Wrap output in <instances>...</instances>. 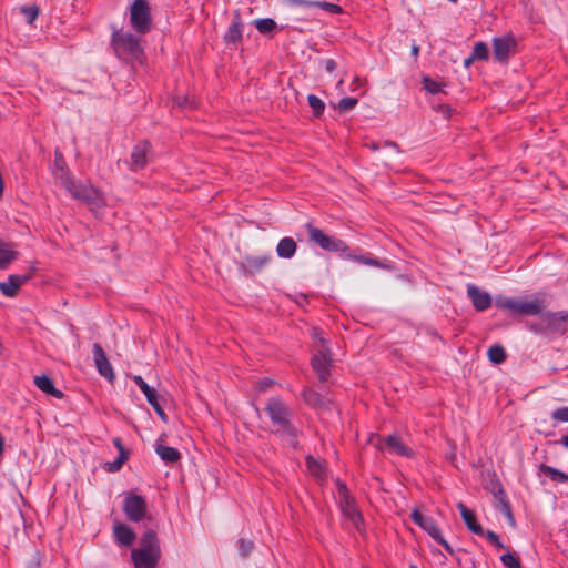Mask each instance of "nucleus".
<instances>
[{
	"label": "nucleus",
	"instance_id": "f257e3e1",
	"mask_svg": "<svg viewBox=\"0 0 568 568\" xmlns=\"http://www.w3.org/2000/svg\"><path fill=\"white\" fill-rule=\"evenodd\" d=\"M273 425V433L278 435L284 443L296 448L298 446V430L292 424V409L278 397L270 398L264 408Z\"/></svg>",
	"mask_w": 568,
	"mask_h": 568
},
{
	"label": "nucleus",
	"instance_id": "f03ea898",
	"mask_svg": "<svg viewBox=\"0 0 568 568\" xmlns=\"http://www.w3.org/2000/svg\"><path fill=\"white\" fill-rule=\"evenodd\" d=\"M63 186L73 199L88 205L92 212H97L105 205L103 194L92 185L82 184L72 178H64Z\"/></svg>",
	"mask_w": 568,
	"mask_h": 568
},
{
	"label": "nucleus",
	"instance_id": "7ed1b4c3",
	"mask_svg": "<svg viewBox=\"0 0 568 568\" xmlns=\"http://www.w3.org/2000/svg\"><path fill=\"white\" fill-rule=\"evenodd\" d=\"M112 45L116 55L123 60H139L142 55L140 39L130 32L115 30L112 33Z\"/></svg>",
	"mask_w": 568,
	"mask_h": 568
},
{
	"label": "nucleus",
	"instance_id": "20e7f679",
	"mask_svg": "<svg viewBox=\"0 0 568 568\" xmlns=\"http://www.w3.org/2000/svg\"><path fill=\"white\" fill-rule=\"evenodd\" d=\"M128 10L132 29L139 34L148 33L152 27V14L149 1L132 0Z\"/></svg>",
	"mask_w": 568,
	"mask_h": 568
},
{
	"label": "nucleus",
	"instance_id": "39448f33",
	"mask_svg": "<svg viewBox=\"0 0 568 568\" xmlns=\"http://www.w3.org/2000/svg\"><path fill=\"white\" fill-rule=\"evenodd\" d=\"M337 497L344 518L347 519L356 530H359L363 524V517L354 499L351 497L346 485L341 481L337 483Z\"/></svg>",
	"mask_w": 568,
	"mask_h": 568
},
{
	"label": "nucleus",
	"instance_id": "423d86ee",
	"mask_svg": "<svg viewBox=\"0 0 568 568\" xmlns=\"http://www.w3.org/2000/svg\"><path fill=\"white\" fill-rule=\"evenodd\" d=\"M310 240L317 244L321 248L329 252H346L347 244L336 237L328 236L321 229L311 224L306 225Z\"/></svg>",
	"mask_w": 568,
	"mask_h": 568
},
{
	"label": "nucleus",
	"instance_id": "0eeeda50",
	"mask_svg": "<svg viewBox=\"0 0 568 568\" xmlns=\"http://www.w3.org/2000/svg\"><path fill=\"white\" fill-rule=\"evenodd\" d=\"M321 348L316 351L312 358L313 369L316 372L321 382H326L331 375L332 357L327 343L324 337L320 338Z\"/></svg>",
	"mask_w": 568,
	"mask_h": 568
},
{
	"label": "nucleus",
	"instance_id": "6e6552de",
	"mask_svg": "<svg viewBox=\"0 0 568 568\" xmlns=\"http://www.w3.org/2000/svg\"><path fill=\"white\" fill-rule=\"evenodd\" d=\"M499 307L516 315H536L541 312L542 303L539 300L525 301L506 298L504 301H499Z\"/></svg>",
	"mask_w": 568,
	"mask_h": 568
},
{
	"label": "nucleus",
	"instance_id": "1a4fd4ad",
	"mask_svg": "<svg viewBox=\"0 0 568 568\" xmlns=\"http://www.w3.org/2000/svg\"><path fill=\"white\" fill-rule=\"evenodd\" d=\"M123 511L129 520L138 523L145 517L146 501L142 496L130 494L124 498Z\"/></svg>",
	"mask_w": 568,
	"mask_h": 568
},
{
	"label": "nucleus",
	"instance_id": "9d476101",
	"mask_svg": "<svg viewBox=\"0 0 568 568\" xmlns=\"http://www.w3.org/2000/svg\"><path fill=\"white\" fill-rule=\"evenodd\" d=\"M150 152L151 144L145 140L134 145L128 162L130 170L139 171L144 169L150 160Z\"/></svg>",
	"mask_w": 568,
	"mask_h": 568
},
{
	"label": "nucleus",
	"instance_id": "9b49d317",
	"mask_svg": "<svg viewBox=\"0 0 568 568\" xmlns=\"http://www.w3.org/2000/svg\"><path fill=\"white\" fill-rule=\"evenodd\" d=\"M92 353L99 374L109 382H112L114 379V372L102 346L98 343L93 344Z\"/></svg>",
	"mask_w": 568,
	"mask_h": 568
},
{
	"label": "nucleus",
	"instance_id": "f8f14e48",
	"mask_svg": "<svg viewBox=\"0 0 568 568\" xmlns=\"http://www.w3.org/2000/svg\"><path fill=\"white\" fill-rule=\"evenodd\" d=\"M161 552L135 548L131 551V558L135 568H156Z\"/></svg>",
	"mask_w": 568,
	"mask_h": 568
},
{
	"label": "nucleus",
	"instance_id": "ddd939ff",
	"mask_svg": "<svg viewBox=\"0 0 568 568\" xmlns=\"http://www.w3.org/2000/svg\"><path fill=\"white\" fill-rule=\"evenodd\" d=\"M31 278V275L12 274L9 275L7 282H0V292L8 297H13L18 294L19 288Z\"/></svg>",
	"mask_w": 568,
	"mask_h": 568
},
{
	"label": "nucleus",
	"instance_id": "4468645a",
	"mask_svg": "<svg viewBox=\"0 0 568 568\" xmlns=\"http://www.w3.org/2000/svg\"><path fill=\"white\" fill-rule=\"evenodd\" d=\"M467 294H468L469 298L471 300L474 307L477 311H485L491 304L490 295L487 292L481 291L474 284L467 285Z\"/></svg>",
	"mask_w": 568,
	"mask_h": 568
},
{
	"label": "nucleus",
	"instance_id": "2eb2a0df",
	"mask_svg": "<svg viewBox=\"0 0 568 568\" xmlns=\"http://www.w3.org/2000/svg\"><path fill=\"white\" fill-rule=\"evenodd\" d=\"M285 3L291 7H301L305 10L311 8H321L325 11L332 13H339L342 8L337 4L327 2V1H316V0H285Z\"/></svg>",
	"mask_w": 568,
	"mask_h": 568
},
{
	"label": "nucleus",
	"instance_id": "dca6fc26",
	"mask_svg": "<svg viewBox=\"0 0 568 568\" xmlns=\"http://www.w3.org/2000/svg\"><path fill=\"white\" fill-rule=\"evenodd\" d=\"M113 535L118 544L131 546L135 540L134 531L125 524L116 523L113 526Z\"/></svg>",
	"mask_w": 568,
	"mask_h": 568
},
{
	"label": "nucleus",
	"instance_id": "f3484780",
	"mask_svg": "<svg viewBox=\"0 0 568 568\" xmlns=\"http://www.w3.org/2000/svg\"><path fill=\"white\" fill-rule=\"evenodd\" d=\"M366 146L374 152L383 151L385 155L381 156L379 159L385 163H387V161L390 160L392 154L400 153L398 144L393 141H384L383 143L369 142L366 143Z\"/></svg>",
	"mask_w": 568,
	"mask_h": 568
},
{
	"label": "nucleus",
	"instance_id": "a211bd4d",
	"mask_svg": "<svg viewBox=\"0 0 568 568\" xmlns=\"http://www.w3.org/2000/svg\"><path fill=\"white\" fill-rule=\"evenodd\" d=\"M243 34V22L239 13H236L230 23L225 34L224 40L227 43H236L240 42Z\"/></svg>",
	"mask_w": 568,
	"mask_h": 568
},
{
	"label": "nucleus",
	"instance_id": "6ab92c4d",
	"mask_svg": "<svg viewBox=\"0 0 568 568\" xmlns=\"http://www.w3.org/2000/svg\"><path fill=\"white\" fill-rule=\"evenodd\" d=\"M457 508L467 528L476 535H483L484 529L479 524H477L474 513L470 509H468L463 503H458Z\"/></svg>",
	"mask_w": 568,
	"mask_h": 568
},
{
	"label": "nucleus",
	"instance_id": "aec40b11",
	"mask_svg": "<svg viewBox=\"0 0 568 568\" xmlns=\"http://www.w3.org/2000/svg\"><path fill=\"white\" fill-rule=\"evenodd\" d=\"M385 444L390 453H394L396 455L404 456V457H410L413 455L412 449L409 447H407L402 442V439L395 434L389 435L386 438Z\"/></svg>",
	"mask_w": 568,
	"mask_h": 568
},
{
	"label": "nucleus",
	"instance_id": "412c9836",
	"mask_svg": "<svg viewBox=\"0 0 568 568\" xmlns=\"http://www.w3.org/2000/svg\"><path fill=\"white\" fill-rule=\"evenodd\" d=\"M303 399L310 406L325 409H328L331 404L329 399L325 398L318 392L311 388L304 389Z\"/></svg>",
	"mask_w": 568,
	"mask_h": 568
},
{
	"label": "nucleus",
	"instance_id": "4be33fe9",
	"mask_svg": "<svg viewBox=\"0 0 568 568\" xmlns=\"http://www.w3.org/2000/svg\"><path fill=\"white\" fill-rule=\"evenodd\" d=\"M271 257L267 255L253 256L248 255L244 258L242 266L251 274L260 272L268 262Z\"/></svg>",
	"mask_w": 568,
	"mask_h": 568
},
{
	"label": "nucleus",
	"instance_id": "5701e85b",
	"mask_svg": "<svg viewBox=\"0 0 568 568\" xmlns=\"http://www.w3.org/2000/svg\"><path fill=\"white\" fill-rule=\"evenodd\" d=\"M34 384L40 390L48 395H51L55 398L63 397V393L54 387L52 379L47 375L36 376Z\"/></svg>",
	"mask_w": 568,
	"mask_h": 568
},
{
	"label": "nucleus",
	"instance_id": "b1692460",
	"mask_svg": "<svg viewBox=\"0 0 568 568\" xmlns=\"http://www.w3.org/2000/svg\"><path fill=\"white\" fill-rule=\"evenodd\" d=\"M517 49V41L511 36L499 38V62L507 59L509 55L515 54Z\"/></svg>",
	"mask_w": 568,
	"mask_h": 568
},
{
	"label": "nucleus",
	"instance_id": "393cba45",
	"mask_svg": "<svg viewBox=\"0 0 568 568\" xmlns=\"http://www.w3.org/2000/svg\"><path fill=\"white\" fill-rule=\"evenodd\" d=\"M18 252L11 248L9 243L0 240V270H6L8 266L16 261Z\"/></svg>",
	"mask_w": 568,
	"mask_h": 568
},
{
	"label": "nucleus",
	"instance_id": "a878e982",
	"mask_svg": "<svg viewBox=\"0 0 568 568\" xmlns=\"http://www.w3.org/2000/svg\"><path fill=\"white\" fill-rule=\"evenodd\" d=\"M132 381L144 394L148 403L155 404V402L159 399L156 390L151 387L140 375L132 376Z\"/></svg>",
	"mask_w": 568,
	"mask_h": 568
},
{
	"label": "nucleus",
	"instance_id": "bb28decb",
	"mask_svg": "<svg viewBox=\"0 0 568 568\" xmlns=\"http://www.w3.org/2000/svg\"><path fill=\"white\" fill-rule=\"evenodd\" d=\"M296 247V243L292 237H283L276 246V253L282 258H291L294 256Z\"/></svg>",
	"mask_w": 568,
	"mask_h": 568
},
{
	"label": "nucleus",
	"instance_id": "cd10ccee",
	"mask_svg": "<svg viewBox=\"0 0 568 568\" xmlns=\"http://www.w3.org/2000/svg\"><path fill=\"white\" fill-rule=\"evenodd\" d=\"M139 548L146 549L149 551L152 550L154 552H161L155 531H153V530L145 531L141 538V545Z\"/></svg>",
	"mask_w": 568,
	"mask_h": 568
},
{
	"label": "nucleus",
	"instance_id": "c85d7f7f",
	"mask_svg": "<svg viewBox=\"0 0 568 568\" xmlns=\"http://www.w3.org/2000/svg\"><path fill=\"white\" fill-rule=\"evenodd\" d=\"M155 452L159 455V457L165 463H175L181 457L178 449L165 445H156Z\"/></svg>",
	"mask_w": 568,
	"mask_h": 568
},
{
	"label": "nucleus",
	"instance_id": "c756f323",
	"mask_svg": "<svg viewBox=\"0 0 568 568\" xmlns=\"http://www.w3.org/2000/svg\"><path fill=\"white\" fill-rule=\"evenodd\" d=\"M53 175L60 181V183L63 185L64 178H71L69 172L64 170V161L62 158V154L57 153L53 168H52Z\"/></svg>",
	"mask_w": 568,
	"mask_h": 568
},
{
	"label": "nucleus",
	"instance_id": "7c9ffc66",
	"mask_svg": "<svg viewBox=\"0 0 568 568\" xmlns=\"http://www.w3.org/2000/svg\"><path fill=\"white\" fill-rule=\"evenodd\" d=\"M253 24L262 34L272 33L277 27L276 22L271 18L255 19Z\"/></svg>",
	"mask_w": 568,
	"mask_h": 568
},
{
	"label": "nucleus",
	"instance_id": "2f4dec72",
	"mask_svg": "<svg viewBox=\"0 0 568 568\" xmlns=\"http://www.w3.org/2000/svg\"><path fill=\"white\" fill-rule=\"evenodd\" d=\"M539 470L540 473L549 476L554 481L564 483L568 480V476L565 473L548 465L541 464L539 466Z\"/></svg>",
	"mask_w": 568,
	"mask_h": 568
},
{
	"label": "nucleus",
	"instance_id": "473e14b6",
	"mask_svg": "<svg viewBox=\"0 0 568 568\" xmlns=\"http://www.w3.org/2000/svg\"><path fill=\"white\" fill-rule=\"evenodd\" d=\"M499 559L505 568H523L519 557L513 552H505Z\"/></svg>",
	"mask_w": 568,
	"mask_h": 568
},
{
	"label": "nucleus",
	"instance_id": "72a5a7b5",
	"mask_svg": "<svg viewBox=\"0 0 568 568\" xmlns=\"http://www.w3.org/2000/svg\"><path fill=\"white\" fill-rule=\"evenodd\" d=\"M307 101H308L310 106L313 110V113L316 116H320L324 112L325 104L318 97H316L314 94H308Z\"/></svg>",
	"mask_w": 568,
	"mask_h": 568
},
{
	"label": "nucleus",
	"instance_id": "f704fd0d",
	"mask_svg": "<svg viewBox=\"0 0 568 568\" xmlns=\"http://www.w3.org/2000/svg\"><path fill=\"white\" fill-rule=\"evenodd\" d=\"M424 530L437 542L442 537V531L435 524L433 518H429L428 521L425 523Z\"/></svg>",
	"mask_w": 568,
	"mask_h": 568
},
{
	"label": "nucleus",
	"instance_id": "c9c22d12",
	"mask_svg": "<svg viewBox=\"0 0 568 568\" xmlns=\"http://www.w3.org/2000/svg\"><path fill=\"white\" fill-rule=\"evenodd\" d=\"M306 465H307L308 470L312 474H314L317 477H322V475L324 473V469H323V466L321 465V463L318 460H316L312 456H308L306 458Z\"/></svg>",
	"mask_w": 568,
	"mask_h": 568
},
{
	"label": "nucleus",
	"instance_id": "e433bc0d",
	"mask_svg": "<svg viewBox=\"0 0 568 568\" xmlns=\"http://www.w3.org/2000/svg\"><path fill=\"white\" fill-rule=\"evenodd\" d=\"M500 494H501V491L499 490V495ZM499 513H501L507 518L509 526L515 527L516 523H515V518L511 514L510 507L500 497H499Z\"/></svg>",
	"mask_w": 568,
	"mask_h": 568
},
{
	"label": "nucleus",
	"instance_id": "4c0bfd02",
	"mask_svg": "<svg viewBox=\"0 0 568 568\" xmlns=\"http://www.w3.org/2000/svg\"><path fill=\"white\" fill-rule=\"evenodd\" d=\"M476 60H485L488 57V48L484 42H477L471 52Z\"/></svg>",
	"mask_w": 568,
	"mask_h": 568
},
{
	"label": "nucleus",
	"instance_id": "58836bf2",
	"mask_svg": "<svg viewBox=\"0 0 568 568\" xmlns=\"http://www.w3.org/2000/svg\"><path fill=\"white\" fill-rule=\"evenodd\" d=\"M21 13L23 14L26 21L29 23V24H32L33 21L38 18L39 16V9L38 7L36 6H31V7H23L21 9Z\"/></svg>",
	"mask_w": 568,
	"mask_h": 568
},
{
	"label": "nucleus",
	"instance_id": "ea45409f",
	"mask_svg": "<svg viewBox=\"0 0 568 568\" xmlns=\"http://www.w3.org/2000/svg\"><path fill=\"white\" fill-rule=\"evenodd\" d=\"M358 100L356 98L346 97L339 100L337 109L341 112H346L354 109L357 105Z\"/></svg>",
	"mask_w": 568,
	"mask_h": 568
},
{
	"label": "nucleus",
	"instance_id": "a19ab883",
	"mask_svg": "<svg viewBox=\"0 0 568 568\" xmlns=\"http://www.w3.org/2000/svg\"><path fill=\"white\" fill-rule=\"evenodd\" d=\"M423 84H424V89L432 94H436L442 90L440 83L433 80L429 77H424Z\"/></svg>",
	"mask_w": 568,
	"mask_h": 568
},
{
	"label": "nucleus",
	"instance_id": "79ce46f5",
	"mask_svg": "<svg viewBox=\"0 0 568 568\" xmlns=\"http://www.w3.org/2000/svg\"><path fill=\"white\" fill-rule=\"evenodd\" d=\"M551 417H552V419H555L557 422L567 423L568 422V406L560 407V408L554 410L551 414Z\"/></svg>",
	"mask_w": 568,
	"mask_h": 568
},
{
	"label": "nucleus",
	"instance_id": "37998d69",
	"mask_svg": "<svg viewBox=\"0 0 568 568\" xmlns=\"http://www.w3.org/2000/svg\"><path fill=\"white\" fill-rule=\"evenodd\" d=\"M126 458V452H121V455H119V457L113 463L109 464V470L118 471L122 467Z\"/></svg>",
	"mask_w": 568,
	"mask_h": 568
},
{
	"label": "nucleus",
	"instance_id": "c03bdc74",
	"mask_svg": "<svg viewBox=\"0 0 568 568\" xmlns=\"http://www.w3.org/2000/svg\"><path fill=\"white\" fill-rule=\"evenodd\" d=\"M412 519L415 524H417L420 528H424L425 523L429 520L430 517H425L420 514L418 509H414L410 515Z\"/></svg>",
	"mask_w": 568,
	"mask_h": 568
},
{
	"label": "nucleus",
	"instance_id": "a18cd8bd",
	"mask_svg": "<svg viewBox=\"0 0 568 568\" xmlns=\"http://www.w3.org/2000/svg\"><path fill=\"white\" fill-rule=\"evenodd\" d=\"M240 551L243 556H247L253 549V542L248 540L241 539L239 541Z\"/></svg>",
	"mask_w": 568,
	"mask_h": 568
},
{
	"label": "nucleus",
	"instance_id": "49530a36",
	"mask_svg": "<svg viewBox=\"0 0 568 568\" xmlns=\"http://www.w3.org/2000/svg\"><path fill=\"white\" fill-rule=\"evenodd\" d=\"M274 384V381L271 379V378H263V379H260L257 383H256V389L258 392H265L272 385Z\"/></svg>",
	"mask_w": 568,
	"mask_h": 568
},
{
	"label": "nucleus",
	"instance_id": "de8ad7c7",
	"mask_svg": "<svg viewBox=\"0 0 568 568\" xmlns=\"http://www.w3.org/2000/svg\"><path fill=\"white\" fill-rule=\"evenodd\" d=\"M153 409L155 410V413L159 415V417L162 419V420H166V414L165 412L163 410L162 406L160 405V402L159 399L155 402V404H150Z\"/></svg>",
	"mask_w": 568,
	"mask_h": 568
},
{
	"label": "nucleus",
	"instance_id": "09e8293b",
	"mask_svg": "<svg viewBox=\"0 0 568 568\" xmlns=\"http://www.w3.org/2000/svg\"><path fill=\"white\" fill-rule=\"evenodd\" d=\"M355 260L363 264H366V265L381 266L378 261L371 258V257L359 256V257H355Z\"/></svg>",
	"mask_w": 568,
	"mask_h": 568
},
{
	"label": "nucleus",
	"instance_id": "8fccbe9b",
	"mask_svg": "<svg viewBox=\"0 0 568 568\" xmlns=\"http://www.w3.org/2000/svg\"><path fill=\"white\" fill-rule=\"evenodd\" d=\"M487 355L491 363L497 364V344H493L488 348Z\"/></svg>",
	"mask_w": 568,
	"mask_h": 568
},
{
	"label": "nucleus",
	"instance_id": "3c124183",
	"mask_svg": "<svg viewBox=\"0 0 568 568\" xmlns=\"http://www.w3.org/2000/svg\"><path fill=\"white\" fill-rule=\"evenodd\" d=\"M312 337L314 339V344H315V347H316V351H317L318 348H321V341H320V338L323 337V335H322L320 329L313 328Z\"/></svg>",
	"mask_w": 568,
	"mask_h": 568
},
{
	"label": "nucleus",
	"instance_id": "603ef678",
	"mask_svg": "<svg viewBox=\"0 0 568 568\" xmlns=\"http://www.w3.org/2000/svg\"><path fill=\"white\" fill-rule=\"evenodd\" d=\"M486 536V538L490 541V544L493 546H497V534L491 531V530H488V531H484V534L481 536Z\"/></svg>",
	"mask_w": 568,
	"mask_h": 568
},
{
	"label": "nucleus",
	"instance_id": "864d4df0",
	"mask_svg": "<svg viewBox=\"0 0 568 568\" xmlns=\"http://www.w3.org/2000/svg\"><path fill=\"white\" fill-rule=\"evenodd\" d=\"M324 67L327 72L332 73L333 71H335L337 64L333 59H327L324 61Z\"/></svg>",
	"mask_w": 568,
	"mask_h": 568
},
{
	"label": "nucleus",
	"instance_id": "5fc2aeb1",
	"mask_svg": "<svg viewBox=\"0 0 568 568\" xmlns=\"http://www.w3.org/2000/svg\"><path fill=\"white\" fill-rule=\"evenodd\" d=\"M26 568H40V559L38 556H34L27 565Z\"/></svg>",
	"mask_w": 568,
	"mask_h": 568
},
{
	"label": "nucleus",
	"instance_id": "6e6d98bb",
	"mask_svg": "<svg viewBox=\"0 0 568 568\" xmlns=\"http://www.w3.org/2000/svg\"><path fill=\"white\" fill-rule=\"evenodd\" d=\"M437 542L442 545L449 554H453L452 546L445 540L444 537H442Z\"/></svg>",
	"mask_w": 568,
	"mask_h": 568
},
{
	"label": "nucleus",
	"instance_id": "4d7b16f0",
	"mask_svg": "<svg viewBox=\"0 0 568 568\" xmlns=\"http://www.w3.org/2000/svg\"><path fill=\"white\" fill-rule=\"evenodd\" d=\"M113 444L119 449V455H121V452H125V449L122 445L121 438H119V437L113 438Z\"/></svg>",
	"mask_w": 568,
	"mask_h": 568
},
{
	"label": "nucleus",
	"instance_id": "13d9d810",
	"mask_svg": "<svg viewBox=\"0 0 568 568\" xmlns=\"http://www.w3.org/2000/svg\"><path fill=\"white\" fill-rule=\"evenodd\" d=\"M506 358V352L499 346V364Z\"/></svg>",
	"mask_w": 568,
	"mask_h": 568
},
{
	"label": "nucleus",
	"instance_id": "bf43d9fd",
	"mask_svg": "<svg viewBox=\"0 0 568 568\" xmlns=\"http://www.w3.org/2000/svg\"><path fill=\"white\" fill-rule=\"evenodd\" d=\"M474 60H476V59H475V58H473V55H470V57L466 58V59L464 60V65H465L466 68H467V67H469V65H470V63H471Z\"/></svg>",
	"mask_w": 568,
	"mask_h": 568
},
{
	"label": "nucleus",
	"instance_id": "052dcab7",
	"mask_svg": "<svg viewBox=\"0 0 568 568\" xmlns=\"http://www.w3.org/2000/svg\"><path fill=\"white\" fill-rule=\"evenodd\" d=\"M560 443L568 448V434L561 437Z\"/></svg>",
	"mask_w": 568,
	"mask_h": 568
},
{
	"label": "nucleus",
	"instance_id": "680f3d73",
	"mask_svg": "<svg viewBox=\"0 0 568 568\" xmlns=\"http://www.w3.org/2000/svg\"><path fill=\"white\" fill-rule=\"evenodd\" d=\"M418 52H419V48H418V45L414 44V45L412 47V54H413L414 57H417Z\"/></svg>",
	"mask_w": 568,
	"mask_h": 568
},
{
	"label": "nucleus",
	"instance_id": "e2e57ef3",
	"mask_svg": "<svg viewBox=\"0 0 568 568\" xmlns=\"http://www.w3.org/2000/svg\"><path fill=\"white\" fill-rule=\"evenodd\" d=\"M307 301V296L306 295H301L300 296V300H297V304L302 305L303 303H305Z\"/></svg>",
	"mask_w": 568,
	"mask_h": 568
},
{
	"label": "nucleus",
	"instance_id": "0e129e2a",
	"mask_svg": "<svg viewBox=\"0 0 568 568\" xmlns=\"http://www.w3.org/2000/svg\"><path fill=\"white\" fill-rule=\"evenodd\" d=\"M491 44H493L494 51L497 52V37H493Z\"/></svg>",
	"mask_w": 568,
	"mask_h": 568
},
{
	"label": "nucleus",
	"instance_id": "69168bd1",
	"mask_svg": "<svg viewBox=\"0 0 568 568\" xmlns=\"http://www.w3.org/2000/svg\"><path fill=\"white\" fill-rule=\"evenodd\" d=\"M3 447H4V440H3L2 436L0 435V455L3 452Z\"/></svg>",
	"mask_w": 568,
	"mask_h": 568
},
{
	"label": "nucleus",
	"instance_id": "338daca9",
	"mask_svg": "<svg viewBox=\"0 0 568 568\" xmlns=\"http://www.w3.org/2000/svg\"><path fill=\"white\" fill-rule=\"evenodd\" d=\"M490 491H491V494H493V497H495V498H496V497H497V491L495 490V486H494V484H491Z\"/></svg>",
	"mask_w": 568,
	"mask_h": 568
},
{
	"label": "nucleus",
	"instance_id": "774afa93",
	"mask_svg": "<svg viewBox=\"0 0 568 568\" xmlns=\"http://www.w3.org/2000/svg\"><path fill=\"white\" fill-rule=\"evenodd\" d=\"M498 547H499V549H500V548H504V546H503V544H501V542H499V544H498Z\"/></svg>",
	"mask_w": 568,
	"mask_h": 568
}]
</instances>
